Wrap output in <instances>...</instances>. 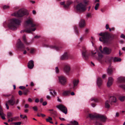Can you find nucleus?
Instances as JSON below:
<instances>
[{
	"mask_svg": "<svg viewBox=\"0 0 125 125\" xmlns=\"http://www.w3.org/2000/svg\"><path fill=\"white\" fill-rule=\"evenodd\" d=\"M25 25L27 27H29V28L26 30L21 31V33L26 32L27 33H29L31 31H34L36 30V28L35 27L36 25L34 23L32 19H29L25 22Z\"/></svg>",
	"mask_w": 125,
	"mask_h": 125,
	"instance_id": "f257e3e1",
	"label": "nucleus"
},
{
	"mask_svg": "<svg viewBox=\"0 0 125 125\" xmlns=\"http://www.w3.org/2000/svg\"><path fill=\"white\" fill-rule=\"evenodd\" d=\"M21 22L19 20L15 18H13L10 20L8 24V27L12 30H16L18 26L20 24Z\"/></svg>",
	"mask_w": 125,
	"mask_h": 125,
	"instance_id": "f03ea898",
	"label": "nucleus"
},
{
	"mask_svg": "<svg viewBox=\"0 0 125 125\" xmlns=\"http://www.w3.org/2000/svg\"><path fill=\"white\" fill-rule=\"evenodd\" d=\"M28 14V12L26 10L22 9L13 13L12 15L18 17H21Z\"/></svg>",
	"mask_w": 125,
	"mask_h": 125,
	"instance_id": "7ed1b4c3",
	"label": "nucleus"
},
{
	"mask_svg": "<svg viewBox=\"0 0 125 125\" xmlns=\"http://www.w3.org/2000/svg\"><path fill=\"white\" fill-rule=\"evenodd\" d=\"M76 9L78 11L80 12H83L86 9L85 6L82 3H80L77 5Z\"/></svg>",
	"mask_w": 125,
	"mask_h": 125,
	"instance_id": "20e7f679",
	"label": "nucleus"
},
{
	"mask_svg": "<svg viewBox=\"0 0 125 125\" xmlns=\"http://www.w3.org/2000/svg\"><path fill=\"white\" fill-rule=\"evenodd\" d=\"M15 103V100L14 96L12 95L11 99L9 100L8 101L6 102V106L7 109L9 108V106L8 104H9L10 105L12 106Z\"/></svg>",
	"mask_w": 125,
	"mask_h": 125,
	"instance_id": "39448f33",
	"label": "nucleus"
},
{
	"mask_svg": "<svg viewBox=\"0 0 125 125\" xmlns=\"http://www.w3.org/2000/svg\"><path fill=\"white\" fill-rule=\"evenodd\" d=\"M104 36L106 37V40L108 41V42L107 43H105L107 44H108L110 43V42L109 40L110 39L111 40L114 39L115 38V35L113 34H110L108 32H105L104 33Z\"/></svg>",
	"mask_w": 125,
	"mask_h": 125,
	"instance_id": "423d86ee",
	"label": "nucleus"
},
{
	"mask_svg": "<svg viewBox=\"0 0 125 125\" xmlns=\"http://www.w3.org/2000/svg\"><path fill=\"white\" fill-rule=\"evenodd\" d=\"M83 50L82 53V55L83 58L85 60H87L90 55V53H89L87 50H85V47L83 48Z\"/></svg>",
	"mask_w": 125,
	"mask_h": 125,
	"instance_id": "0eeeda50",
	"label": "nucleus"
},
{
	"mask_svg": "<svg viewBox=\"0 0 125 125\" xmlns=\"http://www.w3.org/2000/svg\"><path fill=\"white\" fill-rule=\"evenodd\" d=\"M18 41L17 44V47L21 51H23L25 48L24 45L22 43L20 39L18 40Z\"/></svg>",
	"mask_w": 125,
	"mask_h": 125,
	"instance_id": "6e6552de",
	"label": "nucleus"
},
{
	"mask_svg": "<svg viewBox=\"0 0 125 125\" xmlns=\"http://www.w3.org/2000/svg\"><path fill=\"white\" fill-rule=\"evenodd\" d=\"M59 82L60 83L63 85H65L67 82L66 78L63 76H61L59 77Z\"/></svg>",
	"mask_w": 125,
	"mask_h": 125,
	"instance_id": "1a4fd4ad",
	"label": "nucleus"
},
{
	"mask_svg": "<svg viewBox=\"0 0 125 125\" xmlns=\"http://www.w3.org/2000/svg\"><path fill=\"white\" fill-rule=\"evenodd\" d=\"M56 107L60 109L61 111L65 114H67V108L61 104H60L57 106Z\"/></svg>",
	"mask_w": 125,
	"mask_h": 125,
	"instance_id": "9d476101",
	"label": "nucleus"
},
{
	"mask_svg": "<svg viewBox=\"0 0 125 125\" xmlns=\"http://www.w3.org/2000/svg\"><path fill=\"white\" fill-rule=\"evenodd\" d=\"M104 33H100L99 34V35L102 37L99 38V40L101 42H103L104 43H107L108 41L106 40V37L104 36Z\"/></svg>",
	"mask_w": 125,
	"mask_h": 125,
	"instance_id": "9b49d317",
	"label": "nucleus"
},
{
	"mask_svg": "<svg viewBox=\"0 0 125 125\" xmlns=\"http://www.w3.org/2000/svg\"><path fill=\"white\" fill-rule=\"evenodd\" d=\"M96 117H97V119H99L104 122H106L107 119V117L105 116L100 114H97V116Z\"/></svg>",
	"mask_w": 125,
	"mask_h": 125,
	"instance_id": "f8f14e48",
	"label": "nucleus"
},
{
	"mask_svg": "<svg viewBox=\"0 0 125 125\" xmlns=\"http://www.w3.org/2000/svg\"><path fill=\"white\" fill-rule=\"evenodd\" d=\"M79 82L78 80L74 79L73 80V86L72 85L70 84V87L71 89H73V90L75 89V87L77 86Z\"/></svg>",
	"mask_w": 125,
	"mask_h": 125,
	"instance_id": "ddd939ff",
	"label": "nucleus"
},
{
	"mask_svg": "<svg viewBox=\"0 0 125 125\" xmlns=\"http://www.w3.org/2000/svg\"><path fill=\"white\" fill-rule=\"evenodd\" d=\"M111 49L107 47H104L103 51V53L108 54H110L111 51Z\"/></svg>",
	"mask_w": 125,
	"mask_h": 125,
	"instance_id": "4468645a",
	"label": "nucleus"
},
{
	"mask_svg": "<svg viewBox=\"0 0 125 125\" xmlns=\"http://www.w3.org/2000/svg\"><path fill=\"white\" fill-rule=\"evenodd\" d=\"M34 66V62L32 60H30L28 63V67L30 69H32Z\"/></svg>",
	"mask_w": 125,
	"mask_h": 125,
	"instance_id": "2eb2a0df",
	"label": "nucleus"
},
{
	"mask_svg": "<svg viewBox=\"0 0 125 125\" xmlns=\"http://www.w3.org/2000/svg\"><path fill=\"white\" fill-rule=\"evenodd\" d=\"M113 81V79L111 77H109L107 83V86L109 87L112 84Z\"/></svg>",
	"mask_w": 125,
	"mask_h": 125,
	"instance_id": "dca6fc26",
	"label": "nucleus"
},
{
	"mask_svg": "<svg viewBox=\"0 0 125 125\" xmlns=\"http://www.w3.org/2000/svg\"><path fill=\"white\" fill-rule=\"evenodd\" d=\"M69 56V54L67 52H65L61 56V59L62 60L67 59Z\"/></svg>",
	"mask_w": 125,
	"mask_h": 125,
	"instance_id": "f3484780",
	"label": "nucleus"
},
{
	"mask_svg": "<svg viewBox=\"0 0 125 125\" xmlns=\"http://www.w3.org/2000/svg\"><path fill=\"white\" fill-rule=\"evenodd\" d=\"M79 26L81 28H83L85 26V21L83 19L81 20L79 23Z\"/></svg>",
	"mask_w": 125,
	"mask_h": 125,
	"instance_id": "a211bd4d",
	"label": "nucleus"
},
{
	"mask_svg": "<svg viewBox=\"0 0 125 125\" xmlns=\"http://www.w3.org/2000/svg\"><path fill=\"white\" fill-rule=\"evenodd\" d=\"M71 68L70 66L69 65H66L64 68V71L66 73H68L70 70Z\"/></svg>",
	"mask_w": 125,
	"mask_h": 125,
	"instance_id": "6ab92c4d",
	"label": "nucleus"
},
{
	"mask_svg": "<svg viewBox=\"0 0 125 125\" xmlns=\"http://www.w3.org/2000/svg\"><path fill=\"white\" fill-rule=\"evenodd\" d=\"M117 80L119 83L125 82V77H120L117 78Z\"/></svg>",
	"mask_w": 125,
	"mask_h": 125,
	"instance_id": "aec40b11",
	"label": "nucleus"
},
{
	"mask_svg": "<svg viewBox=\"0 0 125 125\" xmlns=\"http://www.w3.org/2000/svg\"><path fill=\"white\" fill-rule=\"evenodd\" d=\"M102 83V81L101 78L98 77L97 79V84L98 86L99 87L101 85Z\"/></svg>",
	"mask_w": 125,
	"mask_h": 125,
	"instance_id": "412c9836",
	"label": "nucleus"
},
{
	"mask_svg": "<svg viewBox=\"0 0 125 125\" xmlns=\"http://www.w3.org/2000/svg\"><path fill=\"white\" fill-rule=\"evenodd\" d=\"M113 70L112 66L111 65H109L107 70V73L109 74H111L113 73Z\"/></svg>",
	"mask_w": 125,
	"mask_h": 125,
	"instance_id": "4be33fe9",
	"label": "nucleus"
},
{
	"mask_svg": "<svg viewBox=\"0 0 125 125\" xmlns=\"http://www.w3.org/2000/svg\"><path fill=\"white\" fill-rule=\"evenodd\" d=\"M110 100L111 101V103L112 102L115 103L117 101L116 98L114 96L110 97Z\"/></svg>",
	"mask_w": 125,
	"mask_h": 125,
	"instance_id": "5701e85b",
	"label": "nucleus"
},
{
	"mask_svg": "<svg viewBox=\"0 0 125 125\" xmlns=\"http://www.w3.org/2000/svg\"><path fill=\"white\" fill-rule=\"evenodd\" d=\"M70 92L71 91L70 90L65 91L62 93V94L63 96H67L70 94Z\"/></svg>",
	"mask_w": 125,
	"mask_h": 125,
	"instance_id": "b1692460",
	"label": "nucleus"
},
{
	"mask_svg": "<svg viewBox=\"0 0 125 125\" xmlns=\"http://www.w3.org/2000/svg\"><path fill=\"white\" fill-rule=\"evenodd\" d=\"M52 120V118L50 117H48V118H47L46 119V120L47 122H49L50 123L53 124V122L52 121H51Z\"/></svg>",
	"mask_w": 125,
	"mask_h": 125,
	"instance_id": "393cba45",
	"label": "nucleus"
},
{
	"mask_svg": "<svg viewBox=\"0 0 125 125\" xmlns=\"http://www.w3.org/2000/svg\"><path fill=\"white\" fill-rule=\"evenodd\" d=\"M97 116V114L93 115L91 114H89V116L91 119H93L94 118H97L96 116Z\"/></svg>",
	"mask_w": 125,
	"mask_h": 125,
	"instance_id": "a878e982",
	"label": "nucleus"
},
{
	"mask_svg": "<svg viewBox=\"0 0 125 125\" xmlns=\"http://www.w3.org/2000/svg\"><path fill=\"white\" fill-rule=\"evenodd\" d=\"M70 123L71 125H78L79 124L78 122L75 120L71 122Z\"/></svg>",
	"mask_w": 125,
	"mask_h": 125,
	"instance_id": "bb28decb",
	"label": "nucleus"
},
{
	"mask_svg": "<svg viewBox=\"0 0 125 125\" xmlns=\"http://www.w3.org/2000/svg\"><path fill=\"white\" fill-rule=\"evenodd\" d=\"M114 62H120L121 61V59L120 58H118L116 57H115L113 59Z\"/></svg>",
	"mask_w": 125,
	"mask_h": 125,
	"instance_id": "cd10ccee",
	"label": "nucleus"
},
{
	"mask_svg": "<svg viewBox=\"0 0 125 125\" xmlns=\"http://www.w3.org/2000/svg\"><path fill=\"white\" fill-rule=\"evenodd\" d=\"M105 106L106 108H109L110 107V105L109 104V102L108 100H107L105 102Z\"/></svg>",
	"mask_w": 125,
	"mask_h": 125,
	"instance_id": "c85d7f7f",
	"label": "nucleus"
},
{
	"mask_svg": "<svg viewBox=\"0 0 125 125\" xmlns=\"http://www.w3.org/2000/svg\"><path fill=\"white\" fill-rule=\"evenodd\" d=\"M19 117L18 116H16L10 118L11 119V122L13 121H17L19 118Z\"/></svg>",
	"mask_w": 125,
	"mask_h": 125,
	"instance_id": "c756f323",
	"label": "nucleus"
},
{
	"mask_svg": "<svg viewBox=\"0 0 125 125\" xmlns=\"http://www.w3.org/2000/svg\"><path fill=\"white\" fill-rule=\"evenodd\" d=\"M22 38L25 43L28 45L29 44V43L27 42V40L25 37V35H24L23 36Z\"/></svg>",
	"mask_w": 125,
	"mask_h": 125,
	"instance_id": "7c9ffc66",
	"label": "nucleus"
},
{
	"mask_svg": "<svg viewBox=\"0 0 125 125\" xmlns=\"http://www.w3.org/2000/svg\"><path fill=\"white\" fill-rule=\"evenodd\" d=\"M13 113L10 112H9L7 113V117L8 118H10V117H11L12 116Z\"/></svg>",
	"mask_w": 125,
	"mask_h": 125,
	"instance_id": "2f4dec72",
	"label": "nucleus"
},
{
	"mask_svg": "<svg viewBox=\"0 0 125 125\" xmlns=\"http://www.w3.org/2000/svg\"><path fill=\"white\" fill-rule=\"evenodd\" d=\"M119 99L121 102H123L125 100V96H120L119 97Z\"/></svg>",
	"mask_w": 125,
	"mask_h": 125,
	"instance_id": "473e14b6",
	"label": "nucleus"
},
{
	"mask_svg": "<svg viewBox=\"0 0 125 125\" xmlns=\"http://www.w3.org/2000/svg\"><path fill=\"white\" fill-rule=\"evenodd\" d=\"M119 87L125 90V84H122L120 85Z\"/></svg>",
	"mask_w": 125,
	"mask_h": 125,
	"instance_id": "72a5a7b5",
	"label": "nucleus"
},
{
	"mask_svg": "<svg viewBox=\"0 0 125 125\" xmlns=\"http://www.w3.org/2000/svg\"><path fill=\"white\" fill-rule=\"evenodd\" d=\"M105 28L106 30L109 29V31H111V29L109 27V25L108 24H106L105 26Z\"/></svg>",
	"mask_w": 125,
	"mask_h": 125,
	"instance_id": "f704fd0d",
	"label": "nucleus"
},
{
	"mask_svg": "<svg viewBox=\"0 0 125 125\" xmlns=\"http://www.w3.org/2000/svg\"><path fill=\"white\" fill-rule=\"evenodd\" d=\"M90 100L91 101H94V102H97L98 101L97 99L94 98H91Z\"/></svg>",
	"mask_w": 125,
	"mask_h": 125,
	"instance_id": "c9c22d12",
	"label": "nucleus"
},
{
	"mask_svg": "<svg viewBox=\"0 0 125 125\" xmlns=\"http://www.w3.org/2000/svg\"><path fill=\"white\" fill-rule=\"evenodd\" d=\"M97 51L96 50H92L91 52V53L92 56H94V55L96 53Z\"/></svg>",
	"mask_w": 125,
	"mask_h": 125,
	"instance_id": "e433bc0d",
	"label": "nucleus"
},
{
	"mask_svg": "<svg viewBox=\"0 0 125 125\" xmlns=\"http://www.w3.org/2000/svg\"><path fill=\"white\" fill-rule=\"evenodd\" d=\"M29 92V90L28 89H27L23 91V93L24 95H26L27 94V93Z\"/></svg>",
	"mask_w": 125,
	"mask_h": 125,
	"instance_id": "4c0bfd02",
	"label": "nucleus"
},
{
	"mask_svg": "<svg viewBox=\"0 0 125 125\" xmlns=\"http://www.w3.org/2000/svg\"><path fill=\"white\" fill-rule=\"evenodd\" d=\"M99 3H97L95 5V10H97L99 6Z\"/></svg>",
	"mask_w": 125,
	"mask_h": 125,
	"instance_id": "58836bf2",
	"label": "nucleus"
},
{
	"mask_svg": "<svg viewBox=\"0 0 125 125\" xmlns=\"http://www.w3.org/2000/svg\"><path fill=\"white\" fill-rule=\"evenodd\" d=\"M72 3V2L71 0H68L66 2V4L67 5L69 6Z\"/></svg>",
	"mask_w": 125,
	"mask_h": 125,
	"instance_id": "ea45409f",
	"label": "nucleus"
},
{
	"mask_svg": "<svg viewBox=\"0 0 125 125\" xmlns=\"http://www.w3.org/2000/svg\"><path fill=\"white\" fill-rule=\"evenodd\" d=\"M50 93L53 96H54L56 95V93L54 91H53V94L52 92H50Z\"/></svg>",
	"mask_w": 125,
	"mask_h": 125,
	"instance_id": "a19ab883",
	"label": "nucleus"
},
{
	"mask_svg": "<svg viewBox=\"0 0 125 125\" xmlns=\"http://www.w3.org/2000/svg\"><path fill=\"white\" fill-rule=\"evenodd\" d=\"M10 8V6L9 5H5L4 6L3 8L4 9H6L9 8Z\"/></svg>",
	"mask_w": 125,
	"mask_h": 125,
	"instance_id": "79ce46f5",
	"label": "nucleus"
},
{
	"mask_svg": "<svg viewBox=\"0 0 125 125\" xmlns=\"http://www.w3.org/2000/svg\"><path fill=\"white\" fill-rule=\"evenodd\" d=\"M89 2V1L88 0H83L84 3L86 5L88 4V3Z\"/></svg>",
	"mask_w": 125,
	"mask_h": 125,
	"instance_id": "37998d69",
	"label": "nucleus"
},
{
	"mask_svg": "<svg viewBox=\"0 0 125 125\" xmlns=\"http://www.w3.org/2000/svg\"><path fill=\"white\" fill-rule=\"evenodd\" d=\"M13 124L15 125H20L21 124V122H14Z\"/></svg>",
	"mask_w": 125,
	"mask_h": 125,
	"instance_id": "c03bdc74",
	"label": "nucleus"
},
{
	"mask_svg": "<svg viewBox=\"0 0 125 125\" xmlns=\"http://www.w3.org/2000/svg\"><path fill=\"white\" fill-rule=\"evenodd\" d=\"M33 110L35 111H37L38 110V108L36 106H34L32 107Z\"/></svg>",
	"mask_w": 125,
	"mask_h": 125,
	"instance_id": "a18cd8bd",
	"label": "nucleus"
},
{
	"mask_svg": "<svg viewBox=\"0 0 125 125\" xmlns=\"http://www.w3.org/2000/svg\"><path fill=\"white\" fill-rule=\"evenodd\" d=\"M55 72L56 73H59V70L58 67H56L55 68Z\"/></svg>",
	"mask_w": 125,
	"mask_h": 125,
	"instance_id": "49530a36",
	"label": "nucleus"
},
{
	"mask_svg": "<svg viewBox=\"0 0 125 125\" xmlns=\"http://www.w3.org/2000/svg\"><path fill=\"white\" fill-rule=\"evenodd\" d=\"M4 114L3 113V111L2 110H0V116H1L4 115Z\"/></svg>",
	"mask_w": 125,
	"mask_h": 125,
	"instance_id": "de8ad7c7",
	"label": "nucleus"
},
{
	"mask_svg": "<svg viewBox=\"0 0 125 125\" xmlns=\"http://www.w3.org/2000/svg\"><path fill=\"white\" fill-rule=\"evenodd\" d=\"M19 88L20 89L22 90L25 89L26 88V87L25 86H20L19 87Z\"/></svg>",
	"mask_w": 125,
	"mask_h": 125,
	"instance_id": "09e8293b",
	"label": "nucleus"
},
{
	"mask_svg": "<svg viewBox=\"0 0 125 125\" xmlns=\"http://www.w3.org/2000/svg\"><path fill=\"white\" fill-rule=\"evenodd\" d=\"M1 116V118L3 120H4L5 119V114H4V115H3Z\"/></svg>",
	"mask_w": 125,
	"mask_h": 125,
	"instance_id": "8fccbe9b",
	"label": "nucleus"
},
{
	"mask_svg": "<svg viewBox=\"0 0 125 125\" xmlns=\"http://www.w3.org/2000/svg\"><path fill=\"white\" fill-rule=\"evenodd\" d=\"M19 94V95H22V92L21 91H19L18 92Z\"/></svg>",
	"mask_w": 125,
	"mask_h": 125,
	"instance_id": "3c124183",
	"label": "nucleus"
},
{
	"mask_svg": "<svg viewBox=\"0 0 125 125\" xmlns=\"http://www.w3.org/2000/svg\"><path fill=\"white\" fill-rule=\"evenodd\" d=\"M95 124L97 125H102V124L101 123H99L97 122H96Z\"/></svg>",
	"mask_w": 125,
	"mask_h": 125,
	"instance_id": "603ef678",
	"label": "nucleus"
},
{
	"mask_svg": "<svg viewBox=\"0 0 125 125\" xmlns=\"http://www.w3.org/2000/svg\"><path fill=\"white\" fill-rule=\"evenodd\" d=\"M40 37V36L36 35L34 36V38H35L38 39Z\"/></svg>",
	"mask_w": 125,
	"mask_h": 125,
	"instance_id": "864d4df0",
	"label": "nucleus"
},
{
	"mask_svg": "<svg viewBox=\"0 0 125 125\" xmlns=\"http://www.w3.org/2000/svg\"><path fill=\"white\" fill-rule=\"evenodd\" d=\"M120 37L121 38H122L124 39H125V36H124V35L123 34H121V35Z\"/></svg>",
	"mask_w": 125,
	"mask_h": 125,
	"instance_id": "5fc2aeb1",
	"label": "nucleus"
},
{
	"mask_svg": "<svg viewBox=\"0 0 125 125\" xmlns=\"http://www.w3.org/2000/svg\"><path fill=\"white\" fill-rule=\"evenodd\" d=\"M47 102L46 101H45L43 102L42 103V105H44L45 106L47 104Z\"/></svg>",
	"mask_w": 125,
	"mask_h": 125,
	"instance_id": "6e6d98bb",
	"label": "nucleus"
},
{
	"mask_svg": "<svg viewBox=\"0 0 125 125\" xmlns=\"http://www.w3.org/2000/svg\"><path fill=\"white\" fill-rule=\"evenodd\" d=\"M29 107V105L27 104H26L25 105L24 107L25 108H28Z\"/></svg>",
	"mask_w": 125,
	"mask_h": 125,
	"instance_id": "4d7b16f0",
	"label": "nucleus"
},
{
	"mask_svg": "<svg viewBox=\"0 0 125 125\" xmlns=\"http://www.w3.org/2000/svg\"><path fill=\"white\" fill-rule=\"evenodd\" d=\"M91 13H88L87 15V17H91Z\"/></svg>",
	"mask_w": 125,
	"mask_h": 125,
	"instance_id": "13d9d810",
	"label": "nucleus"
},
{
	"mask_svg": "<svg viewBox=\"0 0 125 125\" xmlns=\"http://www.w3.org/2000/svg\"><path fill=\"white\" fill-rule=\"evenodd\" d=\"M68 7L69 6L66 4L65 5H64V7L65 8H68Z\"/></svg>",
	"mask_w": 125,
	"mask_h": 125,
	"instance_id": "bf43d9fd",
	"label": "nucleus"
},
{
	"mask_svg": "<svg viewBox=\"0 0 125 125\" xmlns=\"http://www.w3.org/2000/svg\"><path fill=\"white\" fill-rule=\"evenodd\" d=\"M102 47L101 46H100L99 47V49L100 50L101 52L103 53V51H102Z\"/></svg>",
	"mask_w": 125,
	"mask_h": 125,
	"instance_id": "052dcab7",
	"label": "nucleus"
},
{
	"mask_svg": "<svg viewBox=\"0 0 125 125\" xmlns=\"http://www.w3.org/2000/svg\"><path fill=\"white\" fill-rule=\"evenodd\" d=\"M35 102L37 103L39 102V99L37 98L35 100Z\"/></svg>",
	"mask_w": 125,
	"mask_h": 125,
	"instance_id": "680f3d73",
	"label": "nucleus"
},
{
	"mask_svg": "<svg viewBox=\"0 0 125 125\" xmlns=\"http://www.w3.org/2000/svg\"><path fill=\"white\" fill-rule=\"evenodd\" d=\"M119 113H116L115 115V116L116 117H118L119 116Z\"/></svg>",
	"mask_w": 125,
	"mask_h": 125,
	"instance_id": "e2e57ef3",
	"label": "nucleus"
},
{
	"mask_svg": "<svg viewBox=\"0 0 125 125\" xmlns=\"http://www.w3.org/2000/svg\"><path fill=\"white\" fill-rule=\"evenodd\" d=\"M34 49H32L31 50L30 52L31 53H33L34 52Z\"/></svg>",
	"mask_w": 125,
	"mask_h": 125,
	"instance_id": "0e129e2a",
	"label": "nucleus"
},
{
	"mask_svg": "<svg viewBox=\"0 0 125 125\" xmlns=\"http://www.w3.org/2000/svg\"><path fill=\"white\" fill-rule=\"evenodd\" d=\"M46 98L48 99H50L51 98V97L49 95H47L46 96Z\"/></svg>",
	"mask_w": 125,
	"mask_h": 125,
	"instance_id": "69168bd1",
	"label": "nucleus"
},
{
	"mask_svg": "<svg viewBox=\"0 0 125 125\" xmlns=\"http://www.w3.org/2000/svg\"><path fill=\"white\" fill-rule=\"evenodd\" d=\"M19 102V100L18 99H17L16 101V102H15V104H17Z\"/></svg>",
	"mask_w": 125,
	"mask_h": 125,
	"instance_id": "338daca9",
	"label": "nucleus"
},
{
	"mask_svg": "<svg viewBox=\"0 0 125 125\" xmlns=\"http://www.w3.org/2000/svg\"><path fill=\"white\" fill-rule=\"evenodd\" d=\"M4 95L5 97H9L10 95V94H4Z\"/></svg>",
	"mask_w": 125,
	"mask_h": 125,
	"instance_id": "774afa93",
	"label": "nucleus"
}]
</instances>
